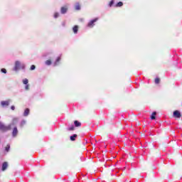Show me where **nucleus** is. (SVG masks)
Instances as JSON below:
<instances>
[{"instance_id": "1", "label": "nucleus", "mask_w": 182, "mask_h": 182, "mask_svg": "<svg viewBox=\"0 0 182 182\" xmlns=\"http://www.w3.org/2000/svg\"><path fill=\"white\" fill-rule=\"evenodd\" d=\"M0 130L2 132H8V130H11V125L6 126L4 123L0 122Z\"/></svg>"}, {"instance_id": "17", "label": "nucleus", "mask_w": 182, "mask_h": 182, "mask_svg": "<svg viewBox=\"0 0 182 182\" xmlns=\"http://www.w3.org/2000/svg\"><path fill=\"white\" fill-rule=\"evenodd\" d=\"M60 61V57H58L55 61V63H54V66H56V65H58V62Z\"/></svg>"}, {"instance_id": "23", "label": "nucleus", "mask_w": 182, "mask_h": 182, "mask_svg": "<svg viewBox=\"0 0 182 182\" xmlns=\"http://www.w3.org/2000/svg\"><path fill=\"white\" fill-rule=\"evenodd\" d=\"M11 149V145L8 144L6 146V151H9V149Z\"/></svg>"}, {"instance_id": "8", "label": "nucleus", "mask_w": 182, "mask_h": 182, "mask_svg": "<svg viewBox=\"0 0 182 182\" xmlns=\"http://www.w3.org/2000/svg\"><path fill=\"white\" fill-rule=\"evenodd\" d=\"M1 106H9V100L8 101H2L1 102Z\"/></svg>"}, {"instance_id": "30", "label": "nucleus", "mask_w": 182, "mask_h": 182, "mask_svg": "<svg viewBox=\"0 0 182 182\" xmlns=\"http://www.w3.org/2000/svg\"><path fill=\"white\" fill-rule=\"evenodd\" d=\"M65 22L63 23V26H65Z\"/></svg>"}, {"instance_id": "11", "label": "nucleus", "mask_w": 182, "mask_h": 182, "mask_svg": "<svg viewBox=\"0 0 182 182\" xmlns=\"http://www.w3.org/2000/svg\"><path fill=\"white\" fill-rule=\"evenodd\" d=\"M78 29H79V27L77 26H75L73 28L74 33H77Z\"/></svg>"}, {"instance_id": "9", "label": "nucleus", "mask_w": 182, "mask_h": 182, "mask_svg": "<svg viewBox=\"0 0 182 182\" xmlns=\"http://www.w3.org/2000/svg\"><path fill=\"white\" fill-rule=\"evenodd\" d=\"M74 124H75V127H80V126H82V124L80 122H79L78 121H75Z\"/></svg>"}, {"instance_id": "12", "label": "nucleus", "mask_w": 182, "mask_h": 182, "mask_svg": "<svg viewBox=\"0 0 182 182\" xmlns=\"http://www.w3.org/2000/svg\"><path fill=\"white\" fill-rule=\"evenodd\" d=\"M76 137H77V134H74V135L70 136V140L72 141H75L76 140Z\"/></svg>"}, {"instance_id": "19", "label": "nucleus", "mask_w": 182, "mask_h": 182, "mask_svg": "<svg viewBox=\"0 0 182 182\" xmlns=\"http://www.w3.org/2000/svg\"><path fill=\"white\" fill-rule=\"evenodd\" d=\"M24 124H26V121L25 120L21 121L20 126L22 127L24 126Z\"/></svg>"}, {"instance_id": "15", "label": "nucleus", "mask_w": 182, "mask_h": 182, "mask_svg": "<svg viewBox=\"0 0 182 182\" xmlns=\"http://www.w3.org/2000/svg\"><path fill=\"white\" fill-rule=\"evenodd\" d=\"M29 114V109H26L23 113V116L26 117Z\"/></svg>"}, {"instance_id": "21", "label": "nucleus", "mask_w": 182, "mask_h": 182, "mask_svg": "<svg viewBox=\"0 0 182 182\" xmlns=\"http://www.w3.org/2000/svg\"><path fill=\"white\" fill-rule=\"evenodd\" d=\"M52 63V62L50 60H48L46 61V65H47L48 66L50 65Z\"/></svg>"}, {"instance_id": "16", "label": "nucleus", "mask_w": 182, "mask_h": 182, "mask_svg": "<svg viewBox=\"0 0 182 182\" xmlns=\"http://www.w3.org/2000/svg\"><path fill=\"white\" fill-rule=\"evenodd\" d=\"M115 6H116L117 8H119V7H120V6H123V2H122V1L118 2V3L116 4Z\"/></svg>"}, {"instance_id": "4", "label": "nucleus", "mask_w": 182, "mask_h": 182, "mask_svg": "<svg viewBox=\"0 0 182 182\" xmlns=\"http://www.w3.org/2000/svg\"><path fill=\"white\" fill-rule=\"evenodd\" d=\"M18 122H19V119L18 118H14L11 124H9V126H11V127H12V126H15V124H16Z\"/></svg>"}, {"instance_id": "5", "label": "nucleus", "mask_w": 182, "mask_h": 182, "mask_svg": "<svg viewBox=\"0 0 182 182\" xmlns=\"http://www.w3.org/2000/svg\"><path fill=\"white\" fill-rule=\"evenodd\" d=\"M8 162H4L1 166V170L2 171H5V170H6V168H8Z\"/></svg>"}, {"instance_id": "10", "label": "nucleus", "mask_w": 182, "mask_h": 182, "mask_svg": "<svg viewBox=\"0 0 182 182\" xmlns=\"http://www.w3.org/2000/svg\"><path fill=\"white\" fill-rule=\"evenodd\" d=\"M66 12H68V8L62 7L61 8V14H66Z\"/></svg>"}, {"instance_id": "27", "label": "nucleus", "mask_w": 182, "mask_h": 182, "mask_svg": "<svg viewBox=\"0 0 182 182\" xmlns=\"http://www.w3.org/2000/svg\"><path fill=\"white\" fill-rule=\"evenodd\" d=\"M1 72H2L3 73H6V69L2 68V69H1Z\"/></svg>"}, {"instance_id": "14", "label": "nucleus", "mask_w": 182, "mask_h": 182, "mask_svg": "<svg viewBox=\"0 0 182 182\" xmlns=\"http://www.w3.org/2000/svg\"><path fill=\"white\" fill-rule=\"evenodd\" d=\"M75 9L76 11H80V4L79 3H76Z\"/></svg>"}, {"instance_id": "29", "label": "nucleus", "mask_w": 182, "mask_h": 182, "mask_svg": "<svg viewBox=\"0 0 182 182\" xmlns=\"http://www.w3.org/2000/svg\"><path fill=\"white\" fill-rule=\"evenodd\" d=\"M11 110H15V106H11Z\"/></svg>"}, {"instance_id": "22", "label": "nucleus", "mask_w": 182, "mask_h": 182, "mask_svg": "<svg viewBox=\"0 0 182 182\" xmlns=\"http://www.w3.org/2000/svg\"><path fill=\"white\" fill-rule=\"evenodd\" d=\"M155 83H156V85H159V83H160V78L156 77V78L155 79Z\"/></svg>"}, {"instance_id": "2", "label": "nucleus", "mask_w": 182, "mask_h": 182, "mask_svg": "<svg viewBox=\"0 0 182 182\" xmlns=\"http://www.w3.org/2000/svg\"><path fill=\"white\" fill-rule=\"evenodd\" d=\"M99 20V18H96L93 20H92L91 21H90L87 24V26L89 28H93V26H95V22H97V21Z\"/></svg>"}, {"instance_id": "6", "label": "nucleus", "mask_w": 182, "mask_h": 182, "mask_svg": "<svg viewBox=\"0 0 182 182\" xmlns=\"http://www.w3.org/2000/svg\"><path fill=\"white\" fill-rule=\"evenodd\" d=\"M21 68V63L19 61H16L15 64L14 70H18Z\"/></svg>"}, {"instance_id": "28", "label": "nucleus", "mask_w": 182, "mask_h": 182, "mask_svg": "<svg viewBox=\"0 0 182 182\" xmlns=\"http://www.w3.org/2000/svg\"><path fill=\"white\" fill-rule=\"evenodd\" d=\"M25 89L26 90H29V85H26Z\"/></svg>"}, {"instance_id": "26", "label": "nucleus", "mask_w": 182, "mask_h": 182, "mask_svg": "<svg viewBox=\"0 0 182 182\" xmlns=\"http://www.w3.org/2000/svg\"><path fill=\"white\" fill-rule=\"evenodd\" d=\"M59 16V13H55L54 18H58Z\"/></svg>"}, {"instance_id": "3", "label": "nucleus", "mask_w": 182, "mask_h": 182, "mask_svg": "<svg viewBox=\"0 0 182 182\" xmlns=\"http://www.w3.org/2000/svg\"><path fill=\"white\" fill-rule=\"evenodd\" d=\"M173 117H176L177 119H180V117H181V114L180 113V111L176 110L173 112Z\"/></svg>"}, {"instance_id": "25", "label": "nucleus", "mask_w": 182, "mask_h": 182, "mask_svg": "<svg viewBox=\"0 0 182 182\" xmlns=\"http://www.w3.org/2000/svg\"><path fill=\"white\" fill-rule=\"evenodd\" d=\"M35 68H36L35 65H32L31 66V70H35Z\"/></svg>"}, {"instance_id": "20", "label": "nucleus", "mask_w": 182, "mask_h": 182, "mask_svg": "<svg viewBox=\"0 0 182 182\" xmlns=\"http://www.w3.org/2000/svg\"><path fill=\"white\" fill-rule=\"evenodd\" d=\"M114 4V0H112L110 2H109V6L110 8H112V6H113V4Z\"/></svg>"}, {"instance_id": "13", "label": "nucleus", "mask_w": 182, "mask_h": 182, "mask_svg": "<svg viewBox=\"0 0 182 182\" xmlns=\"http://www.w3.org/2000/svg\"><path fill=\"white\" fill-rule=\"evenodd\" d=\"M156 114H157V113L156 112H154L151 116V120H154L156 119Z\"/></svg>"}, {"instance_id": "18", "label": "nucleus", "mask_w": 182, "mask_h": 182, "mask_svg": "<svg viewBox=\"0 0 182 182\" xmlns=\"http://www.w3.org/2000/svg\"><path fill=\"white\" fill-rule=\"evenodd\" d=\"M28 82H29V80H28V79H26V78L23 80V85H28Z\"/></svg>"}, {"instance_id": "24", "label": "nucleus", "mask_w": 182, "mask_h": 182, "mask_svg": "<svg viewBox=\"0 0 182 182\" xmlns=\"http://www.w3.org/2000/svg\"><path fill=\"white\" fill-rule=\"evenodd\" d=\"M68 130H69V131L75 130V127L73 125H72L70 127H69L68 129Z\"/></svg>"}, {"instance_id": "7", "label": "nucleus", "mask_w": 182, "mask_h": 182, "mask_svg": "<svg viewBox=\"0 0 182 182\" xmlns=\"http://www.w3.org/2000/svg\"><path fill=\"white\" fill-rule=\"evenodd\" d=\"M12 134L14 137H16V134H18V128L16 127H14Z\"/></svg>"}]
</instances>
